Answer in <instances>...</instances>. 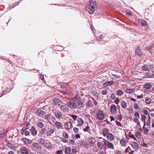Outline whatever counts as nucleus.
Wrapping results in <instances>:
<instances>
[{
    "instance_id": "f257e3e1",
    "label": "nucleus",
    "mask_w": 154,
    "mask_h": 154,
    "mask_svg": "<svg viewBox=\"0 0 154 154\" xmlns=\"http://www.w3.org/2000/svg\"><path fill=\"white\" fill-rule=\"evenodd\" d=\"M85 8L90 14H92L96 8V2L94 0H91L90 1V7H87Z\"/></svg>"
},
{
    "instance_id": "f03ea898",
    "label": "nucleus",
    "mask_w": 154,
    "mask_h": 154,
    "mask_svg": "<svg viewBox=\"0 0 154 154\" xmlns=\"http://www.w3.org/2000/svg\"><path fill=\"white\" fill-rule=\"evenodd\" d=\"M85 8L90 14H92L96 8V2L94 0H91L90 1V7H87Z\"/></svg>"
},
{
    "instance_id": "7ed1b4c3",
    "label": "nucleus",
    "mask_w": 154,
    "mask_h": 154,
    "mask_svg": "<svg viewBox=\"0 0 154 154\" xmlns=\"http://www.w3.org/2000/svg\"><path fill=\"white\" fill-rule=\"evenodd\" d=\"M104 113L100 110H98L97 113V118L99 120H102L104 119Z\"/></svg>"
},
{
    "instance_id": "20e7f679",
    "label": "nucleus",
    "mask_w": 154,
    "mask_h": 154,
    "mask_svg": "<svg viewBox=\"0 0 154 154\" xmlns=\"http://www.w3.org/2000/svg\"><path fill=\"white\" fill-rule=\"evenodd\" d=\"M71 109H75L77 107V104L72 101L68 102L66 104Z\"/></svg>"
},
{
    "instance_id": "39448f33",
    "label": "nucleus",
    "mask_w": 154,
    "mask_h": 154,
    "mask_svg": "<svg viewBox=\"0 0 154 154\" xmlns=\"http://www.w3.org/2000/svg\"><path fill=\"white\" fill-rule=\"evenodd\" d=\"M72 124L71 122H66L64 124L65 128L67 131H69L72 129Z\"/></svg>"
},
{
    "instance_id": "423d86ee",
    "label": "nucleus",
    "mask_w": 154,
    "mask_h": 154,
    "mask_svg": "<svg viewBox=\"0 0 154 154\" xmlns=\"http://www.w3.org/2000/svg\"><path fill=\"white\" fill-rule=\"evenodd\" d=\"M143 79L154 78V73L150 72H147L146 73L145 75L143 77Z\"/></svg>"
},
{
    "instance_id": "0eeeda50",
    "label": "nucleus",
    "mask_w": 154,
    "mask_h": 154,
    "mask_svg": "<svg viewBox=\"0 0 154 154\" xmlns=\"http://www.w3.org/2000/svg\"><path fill=\"white\" fill-rule=\"evenodd\" d=\"M53 103L54 105H58L59 106L62 104V101L59 99L56 98L53 100Z\"/></svg>"
},
{
    "instance_id": "6e6552de",
    "label": "nucleus",
    "mask_w": 154,
    "mask_h": 154,
    "mask_svg": "<svg viewBox=\"0 0 154 154\" xmlns=\"http://www.w3.org/2000/svg\"><path fill=\"white\" fill-rule=\"evenodd\" d=\"M55 125L57 127V129H62L63 128V124L59 122H56L55 123Z\"/></svg>"
},
{
    "instance_id": "1a4fd4ad",
    "label": "nucleus",
    "mask_w": 154,
    "mask_h": 154,
    "mask_svg": "<svg viewBox=\"0 0 154 154\" xmlns=\"http://www.w3.org/2000/svg\"><path fill=\"white\" fill-rule=\"evenodd\" d=\"M32 146L33 147L38 150H41L42 149V147L39 145V144L37 143H34L32 144Z\"/></svg>"
},
{
    "instance_id": "9d476101",
    "label": "nucleus",
    "mask_w": 154,
    "mask_h": 154,
    "mask_svg": "<svg viewBox=\"0 0 154 154\" xmlns=\"http://www.w3.org/2000/svg\"><path fill=\"white\" fill-rule=\"evenodd\" d=\"M80 96L79 94H77L75 97H74L72 98L71 99V100H73L74 102H77L79 101Z\"/></svg>"
},
{
    "instance_id": "9b49d317",
    "label": "nucleus",
    "mask_w": 154,
    "mask_h": 154,
    "mask_svg": "<svg viewBox=\"0 0 154 154\" xmlns=\"http://www.w3.org/2000/svg\"><path fill=\"white\" fill-rule=\"evenodd\" d=\"M55 116L58 119H60L62 116V113L59 111H57L54 113Z\"/></svg>"
},
{
    "instance_id": "f8f14e48",
    "label": "nucleus",
    "mask_w": 154,
    "mask_h": 154,
    "mask_svg": "<svg viewBox=\"0 0 154 154\" xmlns=\"http://www.w3.org/2000/svg\"><path fill=\"white\" fill-rule=\"evenodd\" d=\"M44 114V112L41 109H38L36 111V114L40 117L42 116Z\"/></svg>"
},
{
    "instance_id": "ddd939ff",
    "label": "nucleus",
    "mask_w": 154,
    "mask_h": 154,
    "mask_svg": "<svg viewBox=\"0 0 154 154\" xmlns=\"http://www.w3.org/2000/svg\"><path fill=\"white\" fill-rule=\"evenodd\" d=\"M77 105L79 109L80 110H82L85 107L84 104L81 102H79Z\"/></svg>"
},
{
    "instance_id": "4468645a",
    "label": "nucleus",
    "mask_w": 154,
    "mask_h": 154,
    "mask_svg": "<svg viewBox=\"0 0 154 154\" xmlns=\"http://www.w3.org/2000/svg\"><path fill=\"white\" fill-rule=\"evenodd\" d=\"M21 150L23 154H28L29 152L28 150L26 148L24 147H21Z\"/></svg>"
},
{
    "instance_id": "2eb2a0df",
    "label": "nucleus",
    "mask_w": 154,
    "mask_h": 154,
    "mask_svg": "<svg viewBox=\"0 0 154 154\" xmlns=\"http://www.w3.org/2000/svg\"><path fill=\"white\" fill-rule=\"evenodd\" d=\"M7 131L5 129L2 130L0 134V138H3L7 134Z\"/></svg>"
},
{
    "instance_id": "dca6fc26",
    "label": "nucleus",
    "mask_w": 154,
    "mask_h": 154,
    "mask_svg": "<svg viewBox=\"0 0 154 154\" xmlns=\"http://www.w3.org/2000/svg\"><path fill=\"white\" fill-rule=\"evenodd\" d=\"M111 112L115 114L116 113V106L114 105H112L111 106L110 108Z\"/></svg>"
},
{
    "instance_id": "f3484780",
    "label": "nucleus",
    "mask_w": 154,
    "mask_h": 154,
    "mask_svg": "<svg viewBox=\"0 0 154 154\" xmlns=\"http://www.w3.org/2000/svg\"><path fill=\"white\" fill-rule=\"evenodd\" d=\"M120 143L122 146H125L126 144V140L125 138L121 139Z\"/></svg>"
},
{
    "instance_id": "a211bd4d",
    "label": "nucleus",
    "mask_w": 154,
    "mask_h": 154,
    "mask_svg": "<svg viewBox=\"0 0 154 154\" xmlns=\"http://www.w3.org/2000/svg\"><path fill=\"white\" fill-rule=\"evenodd\" d=\"M60 108L61 110L64 112H66L68 110V108L64 105H62Z\"/></svg>"
},
{
    "instance_id": "6ab92c4d",
    "label": "nucleus",
    "mask_w": 154,
    "mask_h": 154,
    "mask_svg": "<svg viewBox=\"0 0 154 154\" xmlns=\"http://www.w3.org/2000/svg\"><path fill=\"white\" fill-rule=\"evenodd\" d=\"M135 54L139 56L142 55V54L140 51V50L139 47H137L136 49Z\"/></svg>"
},
{
    "instance_id": "aec40b11",
    "label": "nucleus",
    "mask_w": 154,
    "mask_h": 154,
    "mask_svg": "<svg viewBox=\"0 0 154 154\" xmlns=\"http://www.w3.org/2000/svg\"><path fill=\"white\" fill-rule=\"evenodd\" d=\"M78 125L82 126L84 124V121L81 118H79L78 119Z\"/></svg>"
},
{
    "instance_id": "412c9836",
    "label": "nucleus",
    "mask_w": 154,
    "mask_h": 154,
    "mask_svg": "<svg viewBox=\"0 0 154 154\" xmlns=\"http://www.w3.org/2000/svg\"><path fill=\"white\" fill-rule=\"evenodd\" d=\"M45 146L47 148H50L52 147V145L50 142H48L45 144Z\"/></svg>"
},
{
    "instance_id": "4be33fe9",
    "label": "nucleus",
    "mask_w": 154,
    "mask_h": 154,
    "mask_svg": "<svg viewBox=\"0 0 154 154\" xmlns=\"http://www.w3.org/2000/svg\"><path fill=\"white\" fill-rule=\"evenodd\" d=\"M152 87V85L149 83L145 84L144 85V88L146 89H149Z\"/></svg>"
},
{
    "instance_id": "5701e85b",
    "label": "nucleus",
    "mask_w": 154,
    "mask_h": 154,
    "mask_svg": "<svg viewBox=\"0 0 154 154\" xmlns=\"http://www.w3.org/2000/svg\"><path fill=\"white\" fill-rule=\"evenodd\" d=\"M97 146L100 150L101 149H103V144L101 142H99L97 143Z\"/></svg>"
},
{
    "instance_id": "b1692460",
    "label": "nucleus",
    "mask_w": 154,
    "mask_h": 154,
    "mask_svg": "<svg viewBox=\"0 0 154 154\" xmlns=\"http://www.w3.org/2000/svg\"><path fill=\"white\" fill-rule=\"evenodd\" d=\"M138 144L136 142H133L131 146L134 148H137L138 147Z\"/></svg>"
},
{
    "instance_id": "393cba45",
    "label": "nucleus",
    "mask_w": 154,
    "mask_h": 154,
    "mask_svg": "<svg viewBox=\"0 0 154 154\" xmlns=\"http://www.w3.org/2000/svg\"><path fill=\"white\" fill-rule=\"evenodd\" d=\"M71 151V149L70 147H67L66 148L65 152L66 154H70Z\"/></svg>"
},
{
    "instance_id": "a878e982",
    "label": "nucleus",
    "mask_w": 154,
    "mask_h": 154,
    "mask_svg": "<svg viewBox=\"0 0 154 154\" xmlns=\"http://www.w3.org/2000/svg\"><path fill=\"white\" fill-rule=\"evenodd\" d=\"M142 69L145 71H148L149 70V66L147 65L143 66L142 67Z\"/></svg>"
},
{
    "instance_id": "bb28decb",
    "label": "nucleus",
    "mask_w": 154,
    "mask_h": 154,
    "mask_svg": "<svg viewBox=\"0 0 154 154\" xmlns=\"http://www.w3.org/2000/svg\"><path fill=\"white\" fill-rule=\"evenodd\" d=\"M141 118L142 120L144 122V126L146 125L145 120L146 119V116L144 115H141Z\"/></svg>"
},
{
    "instance_id": "cd10ccee",
    "label": "nucleus",
    "mask_w": 154,
    "mask_h": 154,
    "mask_svg": "<svg viewBox=\"0 0 154 154\" xmlns=\"http://www.w3.org/2000/svg\"><path fill=\"white\" fill-rule=\"evenodd\" d=\"M62 134L63 136L65 138H67L68 137L69 135L65 131H62Z\"/></svg>"
},
{
    "instance_id": "c85d7f7f",
    "label": "nucleus",
    "mask_w": 154,
    "mask_h": 154,
    "mask_svg": "<svg viewBox=\"0 0 154 154\" xmlns=\"http://www.w3.org/2000/svg\"><path fill=\"white\" fill-rule=\"evenodd\" d=\"M113 136L112 134L110 133L108 134L107 136V139L109 140H111L113 139Z\"/></svg>"
},
{
    "instance_id": "c756f323",
    "label": "nucleus",
    "mask_w": 154,
    "mask_h": 154,
    "mask_svg": "<svg viewBox=\"0 0 154 154\" xmlns=\"http://www.w3.org/2000/svg\"><path fill=\"white\" fill-rule=\"evenodd\" d=\"M134 90L133 89H126L125 90L126 93L129 94H131L134 92Z\"/></svg>"
},
{
    "instance_id": "7c9ffc66",
    "label": "nucleus",
    "mask_w": 154,
    "mask_h": 154,
    "mask_svg": "<svg viewBox=\"0 0 154 154\" xmlns=\"http://www.w3.org/2000/svg\"><path fill=\"white\" fill-rule=\"evenodd\" d=\"M135 136L137 138L140 139L141 138V134L140 132H137L135 134Z\"/></svg>"
},
{
    "instance_id": "2f4dec72",
    "label": "nucleus",
    "mask_w": 154,
    "mask_h": 154,
    "mask_svg": "<svg viewBox=\"0 0 154 154\" xmlns=\"http://www.w3.org/2000/svg\"><path fill=\"white\" fill-rule=\"evenodd\" d=\"M93 151L94 152H97L99 150H100L98 147L94 146V147L92 149Z\"/></svg>"
},
{
    "instance_id": "473e14b6",
    "label": "nucleus",
    "mask_w": 154,
    "mask_h": 154,
    "mask_svg": "<svg viewBox=\"0 0 154 154\" xmlns=\"http://www.w3.org/2000/svg\"><path fill=\"white\" fill-rule=\"evenodd\" d=\"M31 130L33 135H35L37 134V131L34 128H32Z\"/></svg>"
},
{
    "instance_id": "72a5a7b5",
    "label": "nucleus",
    "mask_w": 154,
    "mask_h": 154,
    "mask_svg": "<svg viewBox=\"0 0 154 154\" xmlns=\"http://www.w3.org/2000/svg\"><path fill=\"white\" fill-rule=\"evenodd\" d=\"M151 101V98H146L145 100V103L147 104H150Z\"/></svg>"
},
{
    "instance_id": "f704fd0d",
    "label": "nucleus",
    "mask_w": 154,
    "mask_h": 154,
    "mask_svg": "<svg viewBox=\"0 0 154 154\" xmlns=\"http://www.w3.org/2000/svg\"><path fill=\"white\" fill-rule=\"evenodd\" d=\"M108 133V130L106 128H104L103 130V134L104 136H106Z\"/></svg>"
},
{
    "instance_id": "c9c22d12",
    "label": "nucleus",
    "mask_w": 154,
    "mask_h": 154,
    "mask_svg": "<svg viewBox=\"0 0 154 154\" xmlns=\"http://www.w3.org/2000/svg\"><path fill=\"white\" fill-rule=\"evenodd\" d=\"M38 126L40 128H42L43 127V124L41 122H38L37 123Z\"/></svg>"
},
{
    "instance_id": "e433bc0d",
    "label": "nucleus",
    "mask_w": 154,
    "mask_h": 154,
    "mask_svg": "<svg viewBox=\"0 0 154 154\" xmlns=\"http://www.w3.org/2000/svg\"><path fill=\"white\" fill-rule=\"evenodd\" d=\"M121 105L123 108H126L127 107V105L126 103L124 102L123 101L121 103Z\"/></svg>"
},
{
    "instance_id": "4c0bfd02",
    "label": "nucleus",
    "mask_w": 154,
    "mask_h": 154,
    "mask_svg": "<svg viewBox=\"0 0 154 154\" xmlns=\"http://www.w3.org/2000/svg\"><path fill=\"white\" fill-rule=\"evenodd\" d=\"M107 147L109 148H111L112 149H114L113 145V144L111 143H109V145L107 146Z\"/></svg>"
},
{
    "instance_id": "58836bf2",
    "label": "nucleus",
    "mask_w": 154,
    "mask_h": 154,
    "mask_svg": "<svg viewBox=\"0 0 154 154\" xmlns=\"http://www.w3.org/2000/svg\"><path fill=\"white\" fill-rule=\"evenodd\" d=\"M73 131L74 132L75 134H76L77 133H78V132L79 131V129L75 127L73 129Z\"/></svg>"
},
{
    "instance_id": "ea45409f",
    "label": "nucleus",
    "mask_w": 154,
    "mask_h": 154,
    "mask_svg": "<svg viewBox=\"0 0 154 154\" xmlns=\"http://www.w3.org/2000/svg\"><path fill=\"white\" fill-rule=\"evenodd\" d=\"M123 91L122 90H119L117 92V95H121L123 94Z\"/></svg>"
},
{
    "instance_id": "a19ab883",
    "label": "nucleus",
    "mask_w": 154,
    "mask_h": 154,
    "mask_svg": "<svg viewBox=\"0 0 154 154\" xmlns=\"http://www.w3.org/2000/svg\"><path fill=\"white\" fill-rule=\"evenodd\" d=\"M95 141H91L89 142V144L91 147L94 146V144L95 143Z\"/></svg>"
},
{
    "instance_id": "79ce46f5",
    "label": "nucleus",
    "mask_w": 154,
    "mask_h": 154,
    "mask_svg": "<svg viewBox=\"0 0 154 154\" xmlns=\"http://www.w3.org/2000/svg\"><path fill=\"white\" fill-rule=\"evenodd\" d=\"M139 21L142 25H145L146 24V22L143 20H140Z\"/></svg>"
},
{
    "instance_id": "37998d69",
    "label": "nucleus",
    "mask_w": 154,
    "mask_h": 154,
    "mask_svg": "<svg viewBox=\"0 0 154 154\" xmlns=\"http://www.w3.org/2000/svg\"><path fill=\"white\" fill-rule=\"evenodd\" d=\"M71 116L72 118L74 121H75L77 120V116L76 115H71Z\"/></svg>"
},
{
    "instance_id": "c03bdc74",
    "label": "nucleus",
    "mask_w": 154,
    "mask_h": 154,
    "mask_svg": "<svg viewBox=\"0 0 154 154\" xmlns=\"http://www.w3.org/2000/svg\"><path fill=\"white\" fill-rule=\"evenodd\" d=\"M144 126H143L144 132L145 134L147 133L149 131V130L146 128H145Z\"/></svg>"
},
{
    "instance_id": "a18cd8bd",
    "label": "nucleus",
    "mask_w": 154,
    "mask_h": 154,
    "mask_svg": "<svg viewBox=\"0 0 154 154\" xmlns=\"http://www.w3.org/2000/svg\"><path fill=\"white\" fill-rule=\"evenodd\" d=\"M39 142L42 144H43L45 143L44 140L42 138H40L39 140Z\"/></svg>"
},
{
    "instance_id": "49530a36",
    "label": "nucleus",
    "mask_w": 154,
    "mask_h": 154,
    "mask_svg": "<svg viewBox=\"0 0 154 154\" xmlns=\"http://www.w3.org/2000/svg\"><path fill=\"white\" fill-rule=\"evenodd\" d=\"M109 85V82L108 81L106 82H105L103 84V86L104 87H106L108 86Z\"/></svg>"
},
{
    "instance_id": "de8ad7c7",
    "label": "nucleus",
    "mask_w": 154,
    "mask_h": 154,
    "mask_svg": "<svg viewBox=\"0 0 154 154\" xmlns=\"http://www.w3.org/2000/svg\"><path fill=\"white\" fill-rule=\"evenodd\" d=\"M150 123L151 121L149 119L146 122V126H148L150 125Z\"/></svg>"
},
{
    "instance_id": "09e8293b",
    "label": "nucleus",
    "mask_w": 154,
    "mask_h": 154,
    "mask_svg": "<svg viewBox=\"0 0 154 154\" xmlns=\"http://www.w3.org/2000/svg\"><path fill=\"white\" fill-rule=\"evenodd\" d=\"M129 137L137 141L136 138L134 136V135H130Z\"/></svg>"
},
{
    "instance_id": "8fccbe9b",
    "label": "nucleus",
    "mask_w": 154,
    "mask_h": 154,
    "mask_svg": "<svg viewBox=\"0 0 154 154\" xmlns=\"http://www.w3.org/2000/svg\"><path fill=\"white\" fill-rule=\"evenodd\" d=\"M46 131V129L45 128H43L40 131L41 134H44V132Z\"/></svg>"
},
{
    "instance_id": "3c124183",
    "label": "nucleus",
    "mask_w": 154,
    "mask_h": 154,
    "mask_svg": "<svg viewBox=\"0 0 154 154\" xmlns=\"http://www.w3.org/2000/svg\"><path fill=\"white\" fill-rule=\"evenodd\" d=\"M134 108L136 109H138L139 108L138 106L137 103H135L134 104Z\"/></svg>"
},
{
    "instance_id": "603ef678",
    "label": "nucleus",
    "mask_w": 154,
    "mask_h": 154,
    "mask_svg": "<svg viewBox=\"0 0 154 154\" xmlns=\"http://www.w3.org/2000/svg\"><path fill=\"white\" fill-rule=\"evenodd\" d=\"M55 128H52L50 130V132L51 134H53L55 131Z\"/></svg>"
},
{
    "instance_id": "864d4df0",
    "label": "nucleus",
    "mask_w": 154,
    "mask_h": 154,
    "mask_svg": "<svg viewBox=\"0 0 154 154\" xmlns=\"http://www.w3.org/2000/svg\"><path fill=\"white\" fill-rule=\"evenodd\" d=\"M107 91L106 90H104L102 91V94L103 95H105L107 94Z\"/></svg>"
},
{
    "instance_id": "5fc2aeb1",
    "label": "nucleus",
    "mask_w": 154,
    "mask_h": 154,
    "mask_svg": "<svg viewBox=\"0 0 154 154\" xmlns=\"http://www.w3.org/2000/svg\"><path fill=\"white\" fill-rule=\"evenodd\" d=\"M109 142L107 141V140H105L104 141V144L106 145V146H108V145H109Z\"/></svg>"
},
{
    "instance_id": "6e6d98bb",
    "label": "nucleus",
    "mask_w": 154,
    "mask_h": 154,
    "mask_svg": "<svg viewBox=\"0 0 154 154\" xmlns=\"http://www.w3.org/2000/svg\"><path fill=\"white\" fill-rule=\"evenodd\" d=\"M116 154H122V152L120 150H117L116 151Z\"/></svg>"
},
{
    "instance_id": "4d7b16f0",
    "label": "nucleus",
    "mask_w": 154,
    "mask_h": 154,
    "mask_svg": "<svg viewBox=\"0 0 154 154\" xmlns=\"http://www.w3.org/2000/svg\"><path fill=\"white\" fill-rule=\"evenodd\" d=\"M90 128L89 126H88L86 127L84 129V131H88V130Z\"/></svg>"
},
{
    "instance_id": "13d9d810",
    "label": "nucleus",
    "mask_w": 154,
    "mask_h": 154,
    "mask_svg": "<svg viewBox=\"0 0 154 154\" xmlns=\"http://www.w3.org/2000/svg\"><path fill=\"white\" fill-rule=\"evenodd\" d=\"M61 141L62 142H63L66 143L67 142V140L64 138H61Z\"/></svg>"
},
{
    "instance_id": "bf43d9fd",
    "label": "nucleus",
    "mask_w": 154,
    "mask_h": 154,
    "mask_svg": "<svg viewBox=\"0 0 154 154\" xmlns=\"http://www.w3.org/2000/svg\"><path fill=\"white\" fill-rule=\"evenodd\" d=\"M25 139L26 140H27L28 143L30 144L32 143V140H29V139H27V138H25Z\"/></svg>"
},
{
    "instance_id": "052dcab7",
    "label": "nucleus",
    "mask_w": 154,
    "mask_h": 154,
    "mask_svg": "<svg viewBox=\"0 0 154 154\" xmlns=\"http://www.w3.org/2000/svg\"><path fill=\"white\" fill-rule=\"evenodd\" d=\"M126 13L128 15H130L131 14V12L129 10H128L126 11Z\"/></svg>"
},
{
    "instance_id": "680f3d73",
    "label": "nucleus",
    "mask_w": 154,
    "mask_h": 154,
    "mask_svg": "<svg viewBox=\"0 0 154 154\" xmlns=\"http://www.w3.org/2000/svg\"><path fill=\"white\" fill-rule=\"evenodd\" d=\"M115 96L114 94H112L111 96V98L112 99H114L115 98Z\"/></svg>"
},
{
    "instance_id": "e2e57ef3",
    "label": "nucleus",
    "mask_w": 154,
    "mask_h": 154,
    "mask_svg": "<svg viewBox=\"0 0 154 154\" xmlns=\"http://www.w3.org/2000/svg\"><path fill=\"white\" fill-rule=\"evenodd\" d=\"M134 115L135 117H139V113L137 112H136L134 114Z\"/></svg>"
},
{
    "instance_id": "0e129e2a",
    "label": "nucleus",
    "mask_w": 154,
    "mask_h": 154,
    "mask_svg": "<svg viewBox=\"0 0 154 154\" xmlns=\"http://www.w3.org/2000/svg\"><path fill=\"white\" fill-rule=\"evenodd\" d=\"M56 153L58 154H63L62 151L61 150L57 151Z\"/></svg>"
},
{
    "instance_id": "69168bd1",
    "label": "nucleus",
    "mask_w": 154,
    "mask_h": 154,
    "mask_svg": "<svg viewBox=\"0 0 154 154\" xmlns=\"http://www.w3.org/2000/svg\"><path fill=\"white\" fill-rule=\"evenodd\" d=\"M143 112L144 114L146 115H147L148 114V111L146 109H144L143 110Z\"/></svg>"
},
{
    "instance_id": "338daca9",
    "label": "nucleus",
    "mask_w": 154,
    "mask_h": 154,
    "mask_svg": "<svg viewBox=\"0 0 154 154\" xmlns=\"http://www.w3.org/2000/svg\"><path fill=\"white\" fill-rule=\"evenodd\" d=\"M143 94H142L140 95H138L137 96V98L140 99L141 98H143Z\"/></svg>"
},
{
    "instance_id": "774afa93",
    "label": "nucleus",
    "mask_w": 154,
    "mask_h": 154,
    "mask_svg": "<svg viewBox=\"0 0 154 154\" xmlns=\"http://www.w3.org/2000/svg\"><path fill=\"white\" fill-rule=\"evenodd\" d=\"M25 135L28 136L29 134V131H26L25 132Z\"/></svg>"
}]
</instances>
